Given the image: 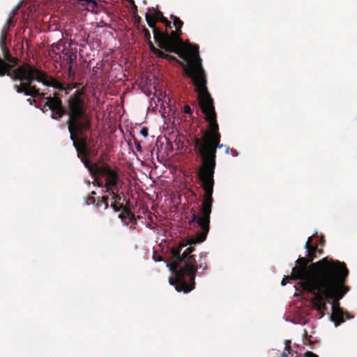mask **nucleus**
I'll return each mask as SVG.
<instances>
[{
  "instance_id": "1",
  "label": "nucleus",
  "mask_w": 357,
  "mask_h": 357,
  "mask_svg": "<svg viewBox=\"0 0 357 357\" xmlns=\"http://www.w3.org/2000/svg\"><path fill=\"white\" fill-rule=\"evenodd\" d=\"M159 58L169 61H176L182 66L186 75L192 79L196 87L199 105L204 114V119L208 123L206 130H201L202 137L193 139L195 150L202 160L197 176L202 183V188L204 190V198H213L216 151L217 149L222 148L223 144H220L221 134L217 121V114L215 110L213 99L206 87V77L202 66V59H200L199 68L194 67L195 66V60L192 56H190L189 60L185 61L186 64L178 60L176 56L163 51Z\"/></svg>"
},
{
  "instance_id": "2",
  "label": "nucleus",
  "mask_w": 357,
  "mask_h": 357,
  "mask_svg": "<svg viewBox=\"0 0 357 357\" xmlns=\"http://www.w3.org/2000/svg\"><path fill=\"white\" fill-rule=\"evenodd\" d=\"M82 90H76L68 99V106L66 108L58 98H50L47 102L52 112V119L60 121L63 116L68 115L66 121L70 132V139L76 149L77 156L84 165L90 174L93 172L94 165H91L89 159L90 150L94 146L93 139H88L86 135L91 128V121L86 114V107Z\"/></svg>"
},
{
  "instance_id": "3",
  "label": "nucleus",
  "mask_w": 357,
  "mask_h": 357,
  "mask_svg": "<svg viewBox=\"0 0 357 357\" xmlns=\"http://www.w3.org/2000/svg\"><path fill=\"white\" fill-rule=\"evenodd\" d=\"M348 276L349 270H344V272L332 276V282L317 284V287L314 288L316 289L312 290L306 287L302 288L303 291L314 294L312 305L314 308L321 314V317L324 316V311L327 309L326 299H331L333 301L331 319L335 326L340 325L346 319L353 318L349 312L343 311L339 303L340 300L349 291V287L346 285ZM317 283H322V282H317Z\"/></svg>"
},
{
  "instance_id": "4",
  "label": "nucleus",
  "mask_w": 357,
  "mask_h": 357,
  "mask_svg": "<svg viewBox=\"0 0 357 357\" xmlns=\"http://www.w3.org/2000/svg\"><path fill=\"white\" fill-rule=\"evenodd\" d=\"M296 263L297 266L292 268L291 278H299L298 284L301 288L306 287L312 290L317 287V282H332V276L348 270L344 262L328 257L317 262H311L307 257H299Z\"/></svg>"
},
{
  "instance_id": "5",
  "label": "nucleus",
  "mask_w": 357,
  "mask_h": 357,
  "mask_svg": "<svg viewBox=\"0 0 357 357\" xmlns=\"http://www.w3.org/2000/svg\"><path fill=\"white\" fill-rule=\"evenodd\" d=\"M170 19L173 20L176 31H172L170 33L165 31L164 32L165 49L167 52H173L176 54L183 61L189 60L190 56L194 57L196 68H200V56L199 54L198 46L190 47L188 50H185L183 47V40L181 36L183 32L181 28L183 22L176 15H171Z\"/></svg>"
},
{
  "instance_id": "6",
  "label": "nucleus",
  "mask_w": 357,
  "mask_h": 357,
  "mask_svg": "<svg viewBox=\"0 0 357 357\" xmlns=\"http://www.w3.org/2000/svg\"><path fill=\"white\" fill-rule=\"evenodd\" d=\"M31 68H34V66L30 67L29 69H27V70H26L24 68H22L20 69V75H13V81H20L21 82L20 84H14L13 87L16 90V91L18 93H24L26 96H30L33 98H45L47 100V101L45 102L43 107H48L50 108V107L47 105H46L47 102L49 101L50 98H58L62 102L61 97L60 96V95L58 93H54V96H52V97L48 96L46 98L45 93H40V90L36 87V86L32 85V83L34 81H30V83H29V81L28 79H22L23 77H26L27 76V75H29V70H31Z\"/></svg>"
},
{
  "instance_id": "7",
  "label": "nucleus",
  "mask_w": 357,
  "mask_h": 357,
  "mask_svg": "<svg viewBox=\"0 0 357 357\" xmlns=\"http://www.w3.org/2000/svg\"><path fill=\"white\" fill-rule=\"evenodd\" d=\"M0 48L3 57L2 61L5 63L4 66L3 65L0 67V77H3L6 75L13 80V75H20V69L24 68L27 70L29 69L30 67L34 66L33 65L28 63L18 66L20 61L17 57H14L11 55L8 45H1Z\"/></svg>"
},
{
  "instance_id": "8",
  "label": "nucleus",
  "mask_w": 357,
  "mask_h": 357,
  "mask_svg": "<svg viewBox=\"0 0 357 357\" xmlns=\"http://www.w3.org/2000/svg\"><path fill=\"white\" fill-rule=\"evenodd\" d=\"M90 174L92 176L101 175L106 177V182L104 185L106 188V192H110L112 190L119 191L118 183L119 176L118 172L116 169H113L109 165L104 164L100 167L97 164H95L93 172Z\"/></svg>"
},
{
  "instance_id": "9",
  "label": "nucleus",
  "mask_w": 357,
  "mask_h": 357,
  "mask_svg": "<svg viewBox=\"0 0 357 357\" xmlns=\"http://www.w3.org/2000/svg\"><path fill=\"white\" fill-rule=\"evenodd\" d=\"M29 73V75H27L26 77H23L22 79H28L29 81H37L47 86H52L60 91L66 90L63 83L49 76L45 72L36 68L35 66L34 68H31ZM29 82L30 83V82Z\"/></svg>"
},
{
  "instance_id": "10",
  "label": "nucleus",
  "mask_w": 357,
  "mask_h": 357,
  "mask_svg": "<svg viewBox=\"0 0 357 357\" xmlns=\"http://www.w3.org/2000/svg\"><path fill=\"white\" fill-rule=\"evenodd\" d=\"M151 11L146 13L145 18L149 27L153 29V38L157 43L158 46L164 50L165 49V39L162 35L165 31H160L156 27L155 24L157 18L155 13H151Z\"/></svg>"
},
{
  "instance_id": "11",
  "label": "nucleus",
  "mask_w": 357,
  "mask_h": 357,
  "mask_svg": "<svg viewBox=\"0 0 357 357\" xmlns=\"http://www.w3.org/2000/svg\"><path fill=\"white\" fill-rule=\"evenodd\" d=\"M108 192L110 195H112V199L113 202L111 204V207L115 212L121 211L122 209L126 207L123 203H121V196L118 194V191L116 190H112Z\"/></svg>"
},
{
  "instance_id": "12",
  "label": "nucleus",
  "mask_w": 357,
  "mask_h": 357,
  "mask_svg": "<svg viewBox=\"0 0 357 357\" xmlns=\"http://www.w3.org/2000/svg\"><path fill=\"white\" fill-rule=\"evenodd\" d=\"M119 218L126 225H128L130 223H132L133 225L137 224L135 215L132 213L130 209L127 207L121 210V213L119 215Z\"/></svg>"
},
{
  "instance_id": "13",
  "label": "nucleus",
  "mask_w": 357,
  "mask_h": 357,
  "mask_svg": "<svg viewBox=\"0 0 357 357\" xmlns=\"http://www.w3.org/2000/svg\"><path fill=\"white\" fill-rule=\"evenodd\" d=\"M312 239V236H310L305 243V248L308 252L307 255V259H310V261L312 262V261L317 257L316 253L317 250H318V248L313 246L311 243Z\"/></svg>"
},
{
  "instance_id": "14",
  "label": "nucleus",
  "mask_w": 357,
  "mask_h": 357,
  "mask_svg": "<svg viewBox=\"0 0 357 357\" xmlns=\"http://www.w3.org/2000/svg\"><path fill=\"white\" fill-rule=\"evenodd\" d=\"M149 11H153L155 13L157 21L163 23L167 29L172 28L171 22L163 16V14L160 10H155L153 8H152L151 9H149Z\"/></svg>"
},
{
  "instance_id": "15",
  "label": "nucleus",
  "mask_w": 357,
  "mask_h": 357,
  "mask_svg": "<svg viewBox=\"0 0 357 357\" xmlns=\"http://www.w3.org/2000/svg\"><path fill=\"white\" fill-rule=\"evenodd\" d=\"M98 1L107 3V0H91L90 4L86 7V10L93 13H98L99 8L102 7Z\"/></svg>"
},
{
  "instance_id": "16",
  "label": "nucleus",
  "mask_w": 357,
  "mask_h": 357,
  "mask_svg": "<svg viewBox=\"0 0 357 357\" xmlns=\"http://www.w3.org/2000/svg\"><path fill=\"white\" fill-rule=\"evenodd\" d=\"M108 197L103 196L100 199L99 198L96 202V206L99 208H102L103 210H106L109 206Z\"/></svg>"
},
{
  "instance_id": "17",
  "label": "nucleus",
  "mask_w": 357,
  "mask_h": 357,
  "mask_svg": "<svg viewBox=\"0 0 357 357\" xmlns=\"http://www.w3.org/2000/svg\"><path fill=\"white\" fill-rule=\"evenodd\" d=\"M149 47L151 50V52L155 55L156 57L159 58L160 55L162 54V51L160 49L156 48L153 43L151 42V40H146Z\"/></svg>"
},
{
  "instance_id": "18",
  "label": "nucleus",
  "mask_w": 357,
  "mask_h": 357,
  "mask_svg": "<svg viewBox=\"0 0 357 357\" xmlns=\"http://www.w3.org/2000/svg\"><path fill=\"white\" fill-rule=\"evenodd\" d=\"M149 47L151 50V52L155 55L156 57L159 58L160 55L162 54V51L160 49L156 48L153 43L151 42V40H146Z\"/></svg>"
},
{
  "instance_id": "19",
  "label": "nucleus",
  "mask_w": 357,
  "mask_h": 357,
  "mask_svg": "<svg viewBox=\"0 0 357 357\" xmlns=\"http://www.w3.org/2000/svg\"><path fill=\"white\" fill-rule=\"evenodd\" d=\"M149 47L151 50V52L155 55L156 57L159 58L160 55L162 54V51L160 49L156 48L153 43L151 42V40H146Z\"/></svg>"
},
{
  "instance_id": "20",
  "label": "nucleus",
  "mask_w": 357,
  "mask_h": 357,
  "mask_svg": "<svg viewBox=\"0 0 357 357\" xmlns=\"http://www.w3.org/2000/svg\"><path fill=\"white\" fill-rule=\"evenodd\" d=\"M207 253L202 252L200 253V259H199V267L202 268V270L207 269V262L206 260Z\"/></svg>"
},
{
  "instance_id": "21",
  "label": "nucleus",
  "mask_w": 357,
  "mask_h": 357,
  "mask_svg": "<svg viewBox=\"0 0 357 357\" xmlns=\"http://www.w3.org/2000/svg\"><path fill=\"white\" fill-rule=\"evenodd\" d=\"M8 31L3 28L0 36V46L7 45V32Z\"/></svg>"
},
{
  "instance_id": "22",
  "label": "nucleus",
  "mask_w": 357,
  "mask_h": 357,
  "mask_svg": "<svg viewBox=\"0 0 357 357\" xmlns=\"http://www.w3.org/2000/svg\"><path fill=\"white\" fill-rule=\"evenodd\" d=\"M291 342L289 340H286L284 341L285 347H284V351L288 353L291 356H293L294 354L292 353V350H291Z\"/></svg>"
},
{
  "instance_id": "23",
  "label": "nucleus",
  "mask_w": 357,
  "mask_h": 357,
  "mask_svg": "<svg viewBox=\"0 0 357 357\" xmlns=\"http://www.w3.org/2000/svg\"><path fill=\"white\" fill-rule=\"evenodd\" d=\"M142 32L144 34V38L145 40H150L151 39V33L148 29H146L145 26L142 27Z\"/></svg>"
},
{
  "instance_id": "24",
  "label": "nucleus",
  "mask_w": 357,
  "mask_h": 357,
  "mask_svg": "<svg viewBox=\"0 0 357 357\" xmlns=\"http://www.w3.org/2000/svg\"><path fill=\"white\" fill-rule=\"evenodd\" d=\"M289 355V354L288 353L283 351L281 357H288ZM305 357H318V356L312 351H307L305 353Z\"/></svg>"
},
{
  "instance_id": "25",
  "label": "nucleus",
  "mask_w": 357,
  "mask_h": 357,
  "mask_svg": "<svg viewBox=\"0 0 357 357\" xmlns=\"http://www.w3.org/2000/svg\"><path fill=\"white\" fill-rule=\"evenodd\" d=\"M15 25V22L13 21V19L8 18L3 28H5L6 30H9L10 26H13Z\"/></svg>"
},
{
  "instance_id": "26",
  "label": "nucleus",
  "mask_w": 357,
  "mask_h": 357,
  "mask_svg": "<svg viewBox=\"0 0 357 357\" xmlns=\"http://www.w3.org/2000/svg\"><path fill=\"white\" fill-rule=\"evenodd\" d=\"M299 280V278H291V275H287V276H285V277L282 279V282H281V284H282V286H284V285H286V284L287 283V282H288L289 280Z\"/></svg>"
},
{
  "instance_id": "27",
  "label": "nucleus",
  "mask_w": 357,
  "mask_h": 357,
  "mask_svg": "<svg viewBox=\"0 0 357 357\" xmlns=\"http://www.w3.org/2000/svg\"><path fill=\"white\" fill-rule=\"evenodd\" d=\"M66 54L68 56L67 62L70 64L69 68H68V72L70 74L71 71H72V66H71V64H72V63L73 61V59L72 58V54L70 53H67Z\"/></svg>"
},
{
  "instance_id": "28",
  "label": "nucleus",
  "mask_w": 357,
  "mask_h": 357,
  "mask_svg": "<svg viewBox=\"0 0 357 357\" xmlns=\"http://www.w3.org/2000/svg\"><path fill=\"white\" fill-rule=\"evenodd\" d=\"M77 1L81 6L86 8V7L90 4L91 0H77Z\"/></svg>"
},
{
  "instance_id": "29",
  "label": "nucleus",
  "mask_w": 357,
  "mask_h": 357,
  "mask_svg": "<svg viewBox=\"0 0 357 357\" xmlns=\"http://www.w3.org/2000/svg\"><path fill=\"white\" fill-rule=\"evenodd\" d=\"M148 128L146 127H143L140 130V133L144 137H146L148 136Z\"/></svg>"
},
{
  "instance_id": "30",
  "label": "nucleus",
  "mask_w": 357,
  "mask_h": 357,
  "mask_svg": "<svg viewBox=\"0 0 357 357\" xmlns=\"http://www.w3.org/2000/svg\"><path fill=\"white\" fill-rule=\"evenodd\" d=\"M183 112L188 114H190L192 113L191 107L189 105H185L183 107Z\"/></svg>"
},
{
  "instance_id": "31",
  "label": "nucleus",
  "mask_w": 357,
  "mask_h": 357,
  "mask_svg": "<svg viewBox=\"0 0 357 357\" xmlns=\"http://www.w3.org/2000/svg\"><path fill=\"white\" fill-rule=\"evenodd\" d=\"M86 202L88 204H95L96 199L92 196L87 197H86Z\"/></svg>"
},
{
  "instance_id": "32",
  "label": "nucleus",
  "mask_w": 357,
  "mask_h": 357,
  "mask_svg": "<svg viewBox=\"0 0 357 357\" xmlns=\"http://www.w3.org/2000/svg\"><path fill=\"white\" fill-rule=\"evenodd\" d=\"M229 151L233 156H236L238 155L237 151L234 149H229V148H227L226 150V153H229Z\"/></svg>"
},
{
  "instance_id": "33",
  "label": "nucleus",
  "mask_w": 357,
  "mask_h": 357,
  "mask_svg": "<svg viewBox=\"0 0 357 357\" xmlns=\"http://www.w3.org/2000/svg\"><path fill=\"white\" fill-rule=\"evenodd\" d=\"M18 8V7L16 8V9H14L13 10L10 14H9V18H11V19H13L17 13V9Z\"/></svg>"
},
{
  "instance_id": "34",
  "label": "nucleus",
  "mask_w": 357,
  "mask_h": 357,
  "mask_svg": "<svg viewBox=\"0 0 357 357\" xmlns=\"http://www.w3.org/2000/svg\"><path fill=\"white\" fill-rule=\"evenodd\" d=\"M131 8H132V12L133 15L137 14V6H136L135 2H134V4H131Z\"/></svg>"
},
{
  "instance_id": "35",
  "label": "nucleus",
  "mask_w": 357,
  "mask_h": 357,
  "mask_svg": "<svg viewBox=\"0 0 357 357\" xmlns=\"http://www.w3.org/2000/svg\"><path fill=\"white\" fill-rule=\"evenodd\" d=\"M136 149L138 151H142V146L139 142H136Z\"/></svg>"
},
{
  "instance_id": "36",
  "label": "nucleus",
  "mask_w": 357,
  "mask_h": 357,
  "mask_svg": "<svg viewBox=\"0 0 357 357\" xmlns=\"http://www.w3.org/2000/svg\"><path fill=\"white\" fill-rule=\"evenodd\" d=\"M135 18L136 22H137L138 23L141 20V17L139 16H138L137 14H135Z\"/></svg>"
},
{
  "instance_id": "37",
  "label": "nucleus",
  "mask_w": 357,
  "mask_h": 357,
  "mask_svg": "<svg viewBox=\"0 0 357 357\" xmlns=\"http://www.w3.org/2000/svg\"><path fill=\"white\" fill-rule=\"evenodd\" d=\"M128 2H129V3L131 5V4H134V0H126Z\"/></svg>"
},
{
  "instance_id": "38",
  "label": "nucleus",
  "mask_w": 357,
  "mask_h": 357,
  "mask_svg": "<svg viewBox=\"0 0 357 357\" xmlns=\"http://www.w3.org/2000/svg\"><path fill=\"white\" fill-rule=\"evenodd\" d=\"M317 252L319 253V255H321V254H322L323 251L321 249L318 248V250H317Z\"/></svg>"
},
{
  "instance_id": "39",
  "label": "nucleus",
  "mask_w": 357,
  "mask_h": 357,
  "mask_svg": "<svg viewBox=\"0 0 357 357\" xmlns=\"http://www.w3.org/2000/svg\"><path fill=\"white\" fill-rule=\"evenodd\" d=\"M92 152H93L94 155L98 154V151L97 150H92Z\"/></svg>"
},
{
  "instance_id": "40",
  "label": "nucleus",
  "mask_w": 357,
  "mask_h": 357,
  "mask_svg": "<svg viewBox=\"0 0 357 357\" xmlns=\"http://www.w3.org/2000/svg\"><path fill=\"white\" fill-rule=\"evenodd\" d=\"M96 182L97 183V185H98L99 187L102 186V183H100L99 181H96Z\"/></svg>"
},
{
  "instance_id": "41",
  "label": "nucleus",
  "mask_w": 357,
  "mask_h": 357,
  "mask_svg": "<svg viewBox=\"0 0 357 357\" xmlns=\"http://www.w3.org/2000/svg\"><path fill=\"white\" fill-rule=\"evenodd\" d=\"M28 101H29L31 104H32V102H34L35 100H32L31 98H29V99H28Z\"/></svg>"
},
{
  "instance_id": "42",
  "label": "nucleus",
  "mask_w": 357,
  "mask_h": 357,
  "mask_svg": "<svg viewBox=\"0 0 357 357\" xmlns=\"http://www.w3.org/2000/svg\"><path fill=\"white\" fill-rule=\"evenodd\" d=\"M91 194H92V195H96V192H95L94 191H93V192H91Z\"/></svg>"
}]
</instances>
